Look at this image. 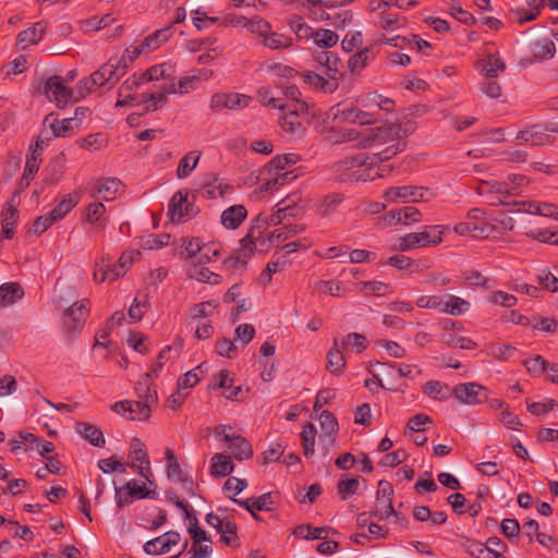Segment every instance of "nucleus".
Listing matches in <instances>:
<instances>
[{
  "instance_id": "nucleus-1",
  "label": "nucleus",
  "mask_w": 558,
  "mask_h": 558,
  "mask_svg": "<svg viewBox=\"0 0 558 558\" xmlns=\"http://www.w3.org/2000/svg\"><path fill=\"white\" fill-rule=\"evenodd\" d=\"M416 130V124L411 120L398 123H388L377 128L369 129H336L333 125L325 130V141L331 145L342 143H353L360 149H374L389 144L385 149L372 156L359 153L345 158L343 162L344 169H354L356 180L368 181L383 177L379 168L374 165L377 161H385L405 148L404 137L409 136Z\"/></svg>"
},
{
  "instance_id": "nucleus-2",
  "label": "nucleus",
  "mask_w": 558,
  "mask_h": 558,
  "mask_svg": "<svg viewBox=\"0 0 558 558\" xmlns=\"http://www.w3.org/2000/svg\"><path fill=\"white\" fill-rule=\"evenodd\" d=\"M231 23L256 35L263 46L268 49L278 50L292 45L291 37L274 32L270 23L260 16L250 19L241 16L231 21Z\"/></svg>"
},
{
  "instance_id": "nucleus-3",
  "label": "nucleus",
  "mask_w": 558,
  "mask_h": 558,
  "mask_svg": "<svg viewBox=\"0 0 558 558\" xmlns=\"http://www.w3.org/2000/svg\"><path fill=\"white\" fill-rule=\"evenodd\" d=\"M125 74L123 60L109 59L107 63L80 82V94L84 96L95 88L112 86Z\"/></svg>"
},
{
  "instance_id": "nucleus-4",
  "label": "nucleus",
  "mask_w": 558,
  "mask_h": 558,
  "mask_svg": "<svg viewBox=\"0 0 558 558\" xmlns=\"http://www.w3.org/2000/svg\"><path fill=\"white\" fill-rule=\"evenodd\" d=\"M450 226H425L422 231L400 236L395 245L399 251H412L418 247L435 246L441 243L442 235L449 231Z\"/></svg>"
},
{
  "instance_id": "nucleus-5",
  "label": "nucleus",
  "mask_w": 558,
  "mask_h": 558,
  "mask_svg": "<svg viewBox=\"0 0 558 558\" xmlns=\"http://www.w3.org/2000/svg\"><path fill=\"white\" fill-rule=\"evenodd\" d=\"M300 230L301 229L298 226L287 227L284 225L282 228L268 232L265 238H257L256 240L254 231H251L240 241V252L243 257H248L253 254L258 245L263 250H268L269 247L286 241L290 233H296Z\"/></svg>"
},
{
  "instance_id": "nucleus-6",
  "label": "nucleus",
  "mask_w": 558,
  "mask_h": 558,
  "mask_svg": "<svg viewBox=\"0 0 558 558\" xmlns=\"http://www.w3.org/2000/svg\"><path fill=\"white\" fill-rule=\"evenodd\" d=\"M327 119L331 122L351 123L363 125H372L377 122L378 118L372 111L361 106H341L337 105L330 108Z\"/></svg>"
},
{
  "instance_id": "nucleus-7",
  "label": "nucleus",
  "mask_w": 558,
  "mask_h": 558,
  "mask_svg": "<svg viewBox=\"0 0 558 558\" xmlns=\"http://www.w3.org/2000/svg\"><path fill=\"white\" fill-rule=\"evenodd\" d=\"M282 112V116L279 118L280 126L286 133L291 135L300 134L303 124L314 114L304 101L289 104Z\"/></svg>"
},
{
  "instance_id": "nucleus-8",
  "label": "nucleus",
  "mask_w": 558,
  "mask_h": 558,
  "mask_svg": "<svg viewBox=\"0 0 558 558\" xmlns=\"http://www.w3.org/2000/svg\"><path fill=\"white\" fill-rule=\"evenodd\" d=\"M198 213L190 193L186 190H180L173 194L168 205V216L172 222H184Z\"/></svg>"
},
{
  "instance_id": "nucleus-9",
  "label": "nucleus",
  "mask_w": 558,
  "mask_h": 558,
  "mask_svg": "<svg viewBox=\"0 0 558 558\" xmlns=\"http://www.w3.org/2000/svg\"><path fill=\"white\" fill-rule=\"evenodd\" d=\"M130 466L138 473L143 478L149 482L153 486L151 481L153 472L150 468V461L144 442L138 438H133L130 442L129 451Z\"/></svg>"
},
{
  "instance_id": "nucleus-10",
  "label": "nucleus",
  "mask_w": 558,
  "mask_h": 558,
  "mask_svg": "<svg viewBox=\"0 0 558 558\" xmlns=\"http://www.w3.org/2000/svg\"><path fill=\"white\" fill-rule=\"evenodd\" d=\"M174 84H163L155 93H143L140 94V98L134 102L133 107L142 108L144 112H155L163 108L168 102L169 95H173Z\"/></svg>"
},
{
  "instance_id": "nucleus-11",
  "label": "nucleus",
  "mask_w": 558,
  "mask_h": 558,
  "mask_svg": "<svg viewBox=\"0 0 558 558\" xmlns=\"http://www.w3.org/2000/svg\"><path fill=\"white\" fill-rule=\"evenodd\" d=\"M153 405V403L141 399L136 401L123 400L113 403L111 410L133 421H145L149 418Z\"/></svg>"
},
{
  "instance_id": "nucleus-12",
  "label": "nucleus",
  "mask_w": 558,
  "mask_h": 558,
  "mask_svg": "<svg viewBox=\"0 0 558 558\" xmlns=\"http://www.w3.org/2000/svg\"><path fill=\"white\" fill-rule=\"evenodd\" d=\"M453 397L466 405H476L488 399V390L474 381L458 384L452 389Z\"/></svg>"
},
{
  "instance_id": "nucleus-13",
  "label": "nucleus",
  "mask_w": 558,
  "mask_h": 558,
  "mask_svg": "<svg viewBox=\"0 0 558 558\" xmlns=\"http://www.w3.org/2000/svg\"><path fill=\"white\" fill-rule=\"evenodd\" d=\"M426 190L420 186L402 185L387 189L383 198L387 204L416 203L424 199Z\"/></svg>"
},
{
  "instance_id": "nucleus-14",
  "label": "nucleus",
  "mask_w": 558,
  "mask_h": 558,
  "mask_svg": "<svg viewBox=\"0 0 558 558\" xmlns=\"http://www.w3.org/2000/svg\"><path fill=\"white\" fill-rule=\"evenodd\" d=\"M356 105L372 111L375 117H377L379 111L390 113L396 108V101L392 98L377 92H369L357 96Z\"/></svg>"
},
{
  "instance_id": "nucleus-15",
  "label": "nucleus",
  "mask_w": 558,
  "mask_h": 558,
  "mask_svg": "<svg viewBox=\"0 0 558 558\" xmlns=\"http://www.w3.org/2000/svg\"><path fill=\"white\" fill-rule=\"evenodd\" d=\"M393 489L390 483L380 481L376 493V500L374 506V515L379 520H385L395 517L396 512L392 507Z\"/></svg>"
},
{
  "instance_id": "nucleus-16",
  "label": "nucleus",
  "mask_w": 558,
  "mask_h": 558,
  "mask_svg": "<svg viewBox=\"0 0 558 558\" xmlns=\"http://www.w3.org/2000/svg\"><path fill=\"white\" fill-rule=\"evenodd\" d=\"M252 98L240 93H217L210 98L213 110H242L250 106Z\"/></svg>"
},
{
  "instance_id": "nucleus-17",
  "label": "nucleus",
  "mask_w": 558,
  "mask_h": 558,
  "mask_svg": "<svg viewBox=\"0 0 558 558\" xmlns=\"http://www.w3.org/2000/svg\"><path fill=\"white\" fill-rule=\"evenodd\" d=\"M144 84L145 82L140 73H134L132 76L128 77L118 90L116 107H133L134 102L140 98V94H135V90Z\"/></svg>"
},
{
  "instance_id": "nucleus-18",
  "label": "nucleus",
  "mask_w": 558,
  "mask_h": 558,
  "mask_svg": "<svg viewBox=\"0 0 558 558\" xmlns=\"http://www.w3.org/2000/svg\"><path fill=\"white\" fill-rule=\"evenodd\" d=\"M89 315V301L81 300L74 302L64 312L63 320L65 327L71 331H78L83 328L86 318Z\"/></svg>"
},
{
  "instance_id": "nucleus-19",
  "label": "nucleus",
  "mask_w": 558,
  "mask_h": 558,
  "mask_svg": "<svg viewBox=\"0 0 558 558\" xmlns=\"http://www.w3.org/2000/svg\"><path fill=\"white\" fill-rule=\"evenodd\" d=\"M121 185V181L116 178L98 179L89 187V196L94 199L110 202L117 197Z\"/></svg>"
},
{
  "instance_id": "nucleus-20",
  "label": "nucleus",
  "mask_w": 558,
  "mask_h": 558,
  "mask_svg": "<svg viewBox=\"0 0 558 558\" xmlns=\"http://www.w3.org/2000/svg\"><path fill=\"white\" fill-rule=\"evenodd\" d=\"M47 98L58 107H64L72 98V92L65 86L60 76H51L45 83Z\"/></svg>"
},
{
  "instance_id": "nucleus-21",
  "label": "nucleus",
  "mask_w": 558,
  "mask_h": 558,
  "mask_svg": "<svg viewBox=\"0 0 558 558\" xmlns=\"http://www.w3.org/2000/svg\"><path fill=\"white\" fill-rule=\"evenodd\" d=\"M124 274L119 268L118 264H112L108 255L101 256L95 263L93 279L96 283H104L106 281H114Z\"/></svg>"
},
{
  "instance_id": "nucleus-22",
  "label": "nucleus",
  "mask_w": 558,
  "mask_h": 558,
  "mask_svg": "<svg viewBox=\"0 0 558 558\" xmlns=\"http://www.w3.org/2000/svg\"><path fill=\"white\" fill-rule=\"evenodd\" d=\"M180 542V534L177 532H167L144 544V551L147 555L158 556L168 553Z\"/></svg>"
},
{
  "instance_id": "nucleus-23",
  "label": "nucleus",
  "mask_w": 558,
  "mask_h": 558,
  "mask_svg": "<svg viewBox=\"0 0 558 558\" xmlns=\"http://www.w3.org/2000/svg\"><path fill=\"white\" fill-rule=\"evenodd\" d=\"M214 75V72L208 69H199L193 71L190 75L182 76L179 78L178 84H174L173 94L185 95L197 88L198 83L202 81H209Z\"/></svg>"
},
{
  "instance_id": "nucleus-24",
  "label": "nucleus",
  "mask_w": 558,
  "mask_h": 558,
  "mask_svg": "<svg viewBox=\"0 0 558 558\" xmlns=\"http://www.w3.org/2000/svg\"><path fill=\"white\" fill-rule=\"evenodd\" d=\"M41 151L43 147L38 142H36L34 146H31V151L26 156L25 167L21 179L22 186H28L35 174L38 172L43 161Z\"/></svg>"
},
{
  "instance_id": "nucleus-25",
  "label": "nucleus",
  "mask_w": 558,
  "mask_h": 558,
  "mask_svg": "<svg viewBox=\"0 0 558 558\" xmlns=\"http://www.w3.org/2000/svg\"><path fill=\"white\" fill-rule=\"evenodd\" d=\"M45 123L49 124V128L56 137H66L80 130V121H77V118H64L58 120L52 114H49L46 117Z\"/></svg>"
},
{
  "instance_id": "nucleus-26",
  "label": "nucleus",
  "mask_w": 558,
  "mask_h": 558,
  "mask_svg": "<svg viewBox=\"0 0 558 558\" xmlns=\"http://www.w3.org/2000/svg\"><path fill=\"white\" fill-rule=\"evenodd\" d=\"M551 124L546 128L538 124L530 125L529 128L521 130L517 134L515 138L520 143L530 144L532 146L543 145L549 140L547 132H550L548 130Z\"/></svg>"
},
{
  "instance_id": "nucleus-27",
  "label": "nucleus",
  "mask_w": 558,
  "mask_h": 558,
  "mask_svg": "<svg viewBox=\"0 0 558 558\" xmlns=\"http://www.w3.org/2000/svg\"><path fill=\"white\" fill-rule=\"evenodd\" d=\"M247 217V210L243 205L236 204L226 208L220 216V222L225 229L235 230Z\"/></svg>"
},
{
  "instance_id": "nucleus-28",
  "label": "nucleus",
  "mask_w": 558,
  "mask_h": 558,
  "mask_svg": "<svg viewBox=\"0 0 558 558\" xmlns=\"http://www.w3.org/2000/svg\"><path fill=\"white\" fill-rule=\"evenodd\" d=\"M457 234L465 236L471 235L472 238H485L492 231V226L486 221H462L453 227Z\"/></svg>"
},
{
  "instance_id": "nucleus-29",
  "label": "nucleus",
  "mask_w": 558,
  "mask_h": 558,
  "mask_svg": "<svg viewBox=\"0 0 558 558\" xmlns=\"http://www.w3.org/2000/svg\"><path fill=\"white\" fill-rule=\"evenodd\" d=\"M165 459L167 462V476L169 480L178 483H191V477L178 462V459L171 448H166Z\"/></svg>"
},
{
  "instance_id": "nucleus-30",
  "label": "nucleus",
  "mask_w": 558,
  "mask_h": 558,
  "mask_svg": "<svg viewBox=\"0 0 558 558\" xmlns=\"http://www.w3.org/2000/svg\"><path fill=\"white\" fill-rule=\"evenodd\" d=\"M46 32V26L43 22H37L31 27L21 32L17 36V46L21 49H26L33 45L38 44Z\"/></svg>"
},
{
  "instance_id": "nucleus-31",
  "label": "nucleus",
  "mask_w": 558,
  "mask_h": 558,
  "mask_svg": "<svg viewBox=\"0 0 558 558\" xmlns=\"http://www.w3.org/2000/svg\"><path fill=\"white\" fill-rule=\"evenodd\" d=\"M209 471L214 477H225L234 471V463L229 454L215 453L210 458Z\"/></svg>"
},
{
  "instance_id": "nucleus-32",
  "label": "nucleus",
  "mask_w": 558,
  "mask_h": 558,
  "mask_svg": "<svg viewBox=\"0 0 558 558\" xmlns=\"http://www.w3.org/2000/svg\"><path fill=\"white\" fill-rule=\"evenodd\" d=\"M520 210L532 215L553 218L558 221V207L551 203L529 201L522 203V208Z\"/></svg>"
},
{
  "instance_id": "nucleus-33",
  "label": "nucleus",
  "mask_w": 558,
  "mask_h": 558,
  "mask_svg": "<svg viewBox=\"0 0 558 558\" xmlns=\"http://www.w3.org/2000/svg\"><path fill=\"white\" fill-rule=\"evenodd\" d=\"M81 196L80 193L74 191L69 194H65L58 204L50 210L53 218L58 221H61L66 215H69L73 208L80 203Z\"/></svg>"
},
{
  "instance_id": "nucleus-34",
  "label": "nucleus",
  "mask_w": 558,
  "mask_h": 558,
  "mask_svg": "<svg viewBox=\"0 0 558 558\" xmlns=\"http://www.w3.org/2000/svg\"><path fill=\"white\" fill-rule=\"evenodd\" d=\"M319 425L322 434L320 441L327 440L328 446H331L335 440V435L338 433V422L336 417L328 411H322L319 414Z\"/></svg>"
},
{
  "instance_id": "nucleus-35",
  "label": "nucleus",
  "mask_w": 558,
  "mask_h": 558,
  "mask_svg": "<svg viewBox=\"0 0 558 558\" xmlns=\"http://www.w3.org/2000/svg\"><path fill=\"white\" fill-rule=\"evenodd\" d=\"M470 308V302L466 300L453 295V294H445L442 300V314H448L452 316H460L465 314Z\"/></svg>"
},
{
  "instance_id": "nucleus-36",
  "label": "nucleus",
  "mask_w": 558,
  "mask_h": 558,
  "mask_svg": "<svg viewBox=\"0 0 558 558\" xmlns=\"http://www.w3.org/2000/svg\"><path fill=\"white\" fill-rule=\"evenodd\" d=\"M341 350L339 338H335L333 344L327 354V368L331 374L339 375L345 367V359Z\"/></svg>"
},
{
  "instance_id": "nucleus-37",
  "label": "nucleus",
  "mask_w": 558,
  "mask_h": 558,
  "mask_svg": "<svg viewBox=\"0 0 558 558\" xmlns=\"http://www.w3.org/2000/svg\"><path fill=\"white\" fill-rule=\"evenodd\" d=\"M422 391L429 398L437 401H446L453 396L452 389L447 384L438 380L425 383L422 387Z\"/></svg>"
},
{
  "instance_id": "nucleus-38",
  "label": "nucleus",
  "mask_w": 558,
  "mask_h": 558,
  "mask_svg": "<svg viewBox=\"0 0 558 558\" xmlns=\"http://www.w3.org/2000/svg\"><path fill=\"white\" fill-rule=\"evenodd\" d=\"M202 151L191 150L186 153L179 161L177 168V177L179 179H185L191 175L193 170L197 167Z\"/></svg>"
},
{
  "instance_id": "nucleus-39",
  "label": "nucleus",
  "mask_w": 558,
  "mask_h": 558,
  "mask_svg": "<svg viewBox=\"0 0 558 558\" xmlns=\"http://www.w3.org/2000/svg\"><path fill=\"white\" fill-rule=\"evenodd\" d=\"M76 432L94 447H104L105 437L100 429L89 423H78Z\"/></svg>"
},
{
  "instance_id": "nucleus-40",
  "label": "nucleus",
  "mask_w": 558,
  "mask_h": 558,
  "mask_svg": "<svg viewBox=\"0 0 558 558\" xmlns=\"http://www.w3.org/2000/svg\"><path fill=\"white\" fill-rule=\"evenodd\" d=\"M233 501L254 515L256 510L264 511L270 509L271 496L270 494H263L256 498L233 499Z\"/></svg>"
},
{
  "instance_id": "nucleus-41",
  "label": "nucleus",
  "mask_w": 558,
  "mask_h": 558,
  "mask_svg": "<svg viewBox=\"0 0 558 558\" xmlns=\"http://www.w3.org/2000/svg\"><path fill=\"white\" fill-rule=\"evenodd\" d=\"M225 448L239 461L247 460L253 456L251 444L241 435H238V437Z\"/></svg>"
},
{
  "instance_id": "nucleus-42",
  "label": "nucleus",
  "mask_w": 558,
  "mask_h": 558,
  "mask_svg": "<svg viewBox=\"0 0 558 558\" xmlns=\"http://www.w3.org/2000/svg\"><path fill=\"white\" fill-rule=\"evenodd\" d=\"M258 99L264 106L281 111L289 105L286 99L279 96V92L272 88H260L258 90Z\"/></svg>"
},
{
  "instance_id": "nucleus-43",
  "label": "nucleus",
  "mask_w": 558,
  "mask_h": 558,
  "mask_svg": "<svg viewBox=\"0 0 558 558\" xmlns=\"http://www.w3.org/2000/svg\"><path fill=\"white\" fill-rule=\"evenodd\" d=\"M105 214V205L100 202H94L86 206L84 219L96 228H100L104 227L106 222Z\"/></svg>"
},
{
  "instance_id": "nucleus-44",
  "label": "nucleus",
  "mask_w": 558,
  "mask_h": 558,
  "mask_svg": "<svg viewBox=\"0 0 558 558\" xmlns=\"http://www.w3.org/2000/svg\"><path fill=\"white\" fill-rule=\"evenodd\" d=\"M191 20L197 31H205L219 22L218 16H210L205 7H199L191 11Z\"/></svg>"
},
{
  "instance_id": "nucleus-45",
  "label": "nucleus",
  "mask_w": 558,
  "mask_h": 558,
  "mask_svg": "<svg viewBox=\"0 0 558 558\" xmlns=\"http://www.w3.org/2000/svg\"><path fill=\"white\" fill-rule=\"evenodd\" d=\"M531 52L535 60H549L556 53V46L551 39L543 38L532 45Z\"/></svg>"
},
{
  "instance_id": "nucleus-46",
  "label": "nucleus",
  "mask_w": 558,
  "mask_h": 558,
  "mask_svg": "<svg viewBox=\"0 0 558 558\" xmlns=\"http://www.w3.org/2000/svg\"><path fill=\"white\" fill-rule=\"evenodd\" d=\"M333 530L329 526L299 525L294 534L307 541L325 539Z\"/></svg>"
},
{
  "instance_id": "nucleus-47",
  "label": "nucleus",
  "mask_w": 558,
  "mask_h": 558,
  "mask_svg": "<svg viewBox=\"0 0 558 558\" xmlns=\"http://www.w3.org/2000/svg\"><path fill=\"white\" fill-rule=\"evenodd\" d=\"M293 202L281 201L277 204V210L269 218L265 219L268 225H279L283 223V220L288 217H293L298 215L299 208L292 206Z\"/></svg>"
},
{
  "instance_id": "nucleus-48",
  "label": "nucleus",
  "mask_w": 558,
  "mask_h": 558,
  "mask_svg": "<svg viewBox=\"0 0 558 558\" xmlns=\"http://www.w3.org/2000/svg\"><path fill=\"white\" fill-rule=\"evenodd\" d=\"M388 375L397 376L399 378L409 377L414 378L421 373V369L416 365L411 364H393V363H378Z\"/></svg>"
},
{
  "instance_id": "nucleus-49",
  "label": "nucleus",
  "mask_w": 558,
  "mask_h": 558,
  "mask_svg": "<svg viewBox=\"0 0 558 558\" xmlns=\"http://www.w3.org/2000/svg\"><path fill=\"white\" fill-rule=\"evenodd\" d=\"M24 295L22 288L14 282L0 286V305L9 306L21 300Z\"/></svg>"
},
{
  "instance_id": "nucleus-50",
  "label": "nucleus",
  "mask_w": 558,
  "mask_h": 558,
  "mask_svg": "<svg viewBox=\"0 0 558 558\" xmlns=\"http://www.w3.org/2000/svg\"><path fill=\"white\" fill-rule=\"evenodd\" d=\"M173 73L172 65L170 63L155 64L144 72H141L143 81L146 83L160 81L170 76Z\"/></svg>"
},
{
  "instance_id": "nucleus-51",
  "label": "nucleus",
  "mask_w": 558,
  "mask_h": 558,
  "mask_svg": "<svg viewBox=\"0 0 558 558\" xmlns=\"http://www.w3.org/2000/svg\"><path fill=\"white\" fill-rule=\"evenodd\" d=\"M150 373H145L143 377L138 380L136 386V393L138 399L145 400L146 402H150L156 404L157 402V392L151 386Z\"/></svg>"
},
{
  "instance_id": "nucleus-52",
  "label": "nucleus",
  "mask_w": 558,
  "mask_h": 558,
  "mask_svg": "<svg viewBox=\"0 0 558 558\" xmlns=\"http://www.w3.org/2000/svg\"><path fill=\"white\" fill-rule=\"evenodd\" d=\"M288 24H289L290 29L295 34V36L299 39H304V40L313 39L314 40L316 31H314L310 25H307L304 22L303 17H301L299 15H292L289 19Z\"/></svg>"
},
{
  "instance_id": "nucleus-53",
  "label": "nucleus",
  "mask_w": 558,
  "mask_h": 558,
  "mask_svg": "<svg viewBox=\"0 0 558 558\" xmlns=\"http://www.w3.org/2000/svg\"><path fill=\"white\" fill-rule=\"evenodd\" d=\"M170 37V29L162 28L158 29L155 33L145 37L144 40L141 41L144 47L146 53L151 52L158 49L163 43L168 41Z\"/></svg>"
},
{
  "instance_id": "nucleus-54",
  "label": "nucleus",
  "mask_w": 558,
  "mask_h": 558,
  "mask_svg": "<svg viewBox=\"0 0 558 558\" xmlns=\"http://www.w3.org/2000/svg\"><path fill=\"white\" fill-rule=\"evenodd\" d=\"M357 290L364 295L384 296L389 293L390 288L387 283L378 280L361 281L356 284Z\"/></svg>"
},
{
  "instance_id": "nucleus-55",
  "label": "nucleus",
  "mask_w": 558,
  "mask_h": 558,
  "mask_svg": "<svg viewBox=\"0 0 558 558\" xmlns=\"http://www.w3.org/2000/svg\"><path fill=\"white\" fill-rule=\"evenodd\" d=\"M316 433V427L312 423H307L301 432L303 453L306 458L314 454Z\"/></svg>"
},
{
  "instance_id": "nucleus-56",
  "label": "nucleus",
  "mask_w": 558,
  "mask_h": 558,
  "mask_svg": "<svg viewBox=\"0 0 558 558\" xmlns=\"http://www.w3.org/2000/svg\"><path fill=\"white\" fill-rule=\"evenodd\" d=\"M505 62L497 54H489L483 60L482 73L488 77H497L505 71Z\"/></svg>"
},
{
  "instance_id": "nucleus-57",
  "label": "nucleus",
  "mask_w": 558,
  "mask_h": 558,
  "mask_svg": "<svg viewBox=\"0 0 558 558\" xmlns=\"http://www.w3.org/2000/svg\"><path fill=\"white\" fill-rule=\"evenodd\" d=\"M302 80L306 85L325 93L331 92L335 87L333 83L314 72H305L302 75Z\"/></svg>"
},
{
  "instance_id": "nucleus-58",
  "label": "nucleus",
  "mask_w": 558,
  "mask_h": 558,
  "mask_svg": "<svg viewBox=\"0 0 558 558\" xmlns=\"http://www.w3.org/2000/svg\"><path fill=\"white\" fill-rule=\"evenodd\" d=\"M338 338L342 349H352L360 353L366 348V339L361 333L352 332L345 336H339Z\"/></svg>"
},
{
  "instance_id": "nucleus-59",
  "label": "nucleus",
  "mask_w": 558,
  "mask_h": 558,
  "mask_svg": "<svg viewBox=\"0 0 558 558\" xmlns=\"http://www.w3.org/2000/svg\"><path fill=\"white\" fill-rule=\"evenodd\" d=\"M447 12L458 20L459 22L471 25L475 23V17L473 14L464 10L461 4L454 0H450L447 4Z\"/></svg>"
},
{
  "instance_id": "nucleus-60",
  "label": "nucleus",
  "mask_w": 558,
  "mask_h": 558,
  "mask_svg": "<svg viewBox=\"0 0 558 558\" xmlns=\"http://www.w3.org/2000/svg\"><path fill=\"white\" fill-rule=\"evenodd\" d=\"M214 438L227 447L240 435L234 427L228 424H219L213 429Z\"/></svg>"
},
{
  "instance_id": "nucleus-61",
  "label": "nucleus",
  "mask_w": 558,
  "mask_h": 558,
  "mask_svg": "<svg viewBox=\"0 0 558 558\" xmlns=\"http://www.w3.org/2000/svg\"><path fill=\"white\" fill-rule=\"evenodd\" d=\"M359 488V481L354 477H349L348 475H343L337 485L338 494L340 497L345 500L353 496Z\"/></svg>"
},
{
  "instance_id": "nucleus-62",
  "label": "nucleus",
  "mask_w": 558,
  "mask_h": 558,
  "mask_svg": "<svg viewBox=\"0 0 558 558\" xmlns=\"http://www.w3.org/2000/svg\"><path fill=\"white\" fill-rule=\"evenodd\" d=\"M531 328L548 333L558 332V320L554 317H532Z\"/></svg>"
},
{
  "instance_id": "nucleus-63",
  "label": "nucleus",
  "mask_w": 558,
  "mask_h": 558,
  "mask_svg": "<svg viewBox=\"0 0 558 558\" xmlns=\"http://www.w3.org/2000/svg\"><path fill=\"white\" fill-rule=\"evenodd\" d=\"M539 286L548 291H558V277L551 274L547 268L539 269L536 274Z\"/></svg>"
},
{
  "instance_id": "nucleus-64",
  "label": "nucleus",
  "mask_w": 558,
  "mask_h": 558,
  "mask_svg": "<svg viewBox=\"0 0 558 558\" xmlns=\"http://www.w3.org/2000/svg\"><path fill=\"white\" fill-rule=\"evenodd\" d=\"M471 554L475 558H505L499 549L481 543L471 546Z\"/></svg>"
}]
</instances>
